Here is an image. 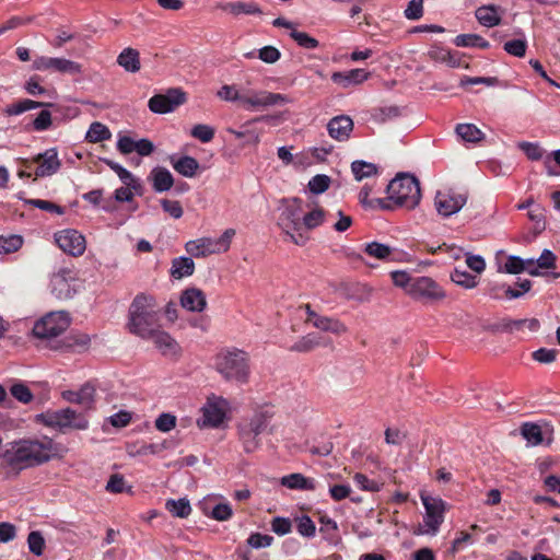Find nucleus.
Wrapping results in <instances>:
<instances>
[{
	"instance_id": "48",
	"label": "nucleus",
	"mask_w": 560,
	"mask_h": 560,
	"mask_svg": "<svg viewBox=\"0 0 560 560\" xmlns=\"http://www.w3.org/2000/svg\"><path fill=\"white\" fill-rule=\"evenodd\" d=\"M325 211L317 208L302 217V228L313 230L324 222ZM304 229H302L303 231Z\"/></svg>"
},
{
	"instance_id": "51",
	"label": "nucleus",
	"mask_w": 560,
	"mask_h": 560,
	"mask_svg": "<svg viewBox=\"0 0 560 560\" xmlns=\"http://www.w3.org/2000/svg\"><path fill=\"white\" fill-rule=\"evenodd\" d=\"M503 49L511 56L522 58L526 54L527 43L525 39H512L504 43Z\"/></svg>"
},
{
	"instance_id": "6",
	"label": "nucleus",
	"mask_w": 560,
	"mask_h": 560,
	"mask_svg": "<svg viewBox=\"0 0 560 560\" xmlns=\"http://www.w3.org/2000/svg\"><path fill=\"white\" fill-rule=\"evenodd\" d=\"M271 418L272 413L269 411H258L238 422L237 435L245 453L249 454L259 448V435L267 429Z\"/></svg>"
},
{
	"instance_id": "55",
	"label": "nucleus",
	"mask_w": 560,
	"mask_h": 560,
	"mask_svg": "<svg viewBox=\"0 0 560 560\" xmlns=\"http://www.w3.org/2000/svg\"><path fill=\"white\" fill-rule=\"evenodd\" d=\"M190 135L202 143L210 142L214 137V129L208 125H196L192 127Z\"/></svg>"
},
{
	"instance_id": "27",
	"label": "nucleus",
	"mask_w": 560,
	"mask_h": 560,
	"mask_svg": "<svg viewBox=\"0 0 560 560\" xmlns=\"http://www.w3.org/2000/svg\"><path fill=\"white\" fill-rule=\"evenodd\" d=\"M224 418L225 412L220 405L218 402H209L208 406L203 408L202 424L199 425L218 428L222 424Z\"/></svg>"
},
{
	"instance_id": "53",
	"label": "nucleus",
	"mask_w": 560,
	"mask_h": 560,
	"mask_svg": "<svg viewBox=\"0 0 560 560\" xmlns=\"http://www.w3.org/2000/svg\"><path fill=\"white\" fill-rule=\"evenodd\" d=\"M165 443H141L138 448L133 450L130 446L128 447V453L130 455H149V454H158L165 448Z\"/></svg>"
},
{
	"instance_id": "4",
	"label": "nucleus",
	"mask_w": 560,
	"mask_h": 560,
	"mask_svg": "<svg viewBox=\"0 0 560 560\" xmlns=\"http://www.w3.org/2000/svg\"><path fill=\"white\" fill-rule=\"evenodd\" d=\"M388 199L398 207L416 208L421 200V189L418 178L408 173L398 174L387 185Z\"/></svg>"
},
{
	"instance_id": "40",
	"label": "nucleus",
	"mask_w": 560,
	"mask_h": 560,
	"mask_svg": "<svg viewBox=\"0 0 560 560\" xmlns=\"http://www.w3.org/2000/svg\"><path fill=\"white\" fill-rule=\"evenodd\" d=\"M223 10L230 11L234 15L240 14H261L262 11L254 2H229L221 7Z\"/></svg>"
},
{
	"instance_id": "52",
	"label": "nucleus",
	"mask_w": 560,
	"mask_h": 560,
	"mask_svg": "<svg viewBox=\"0 0 560 560\" xmlns=\"http://www.w3.org/2000/svg\"><path fill=\"white\" fill-rule=\"evenodd\" d=\"M11 395L22 404H28L34 396L31 389L23 383H15L10 387Z\"/></svg>"
},
{
	"instance_id": "58",
	"label": "nucleus",
	"mask_w": 560,
	"mask_h": 560,
	"mask_svg": "<svg viewBox=\"0 0 560 560\" xmlns=\"http://www.w3.org/2000/svg\"><path fill=\"white\" fill-rule=\"evenodd\" d=\"M392 280L396 287L402 288L405 292L409 295V289L411 288V283L415 280V277H411L406 271H393Z\"/></svg>"
},
{
	"instance_id": "22",
	"label": "nucleus",
	"mask_w": 560,
	"mask_h": 560,
	"mask_svg": "<svg viewBox=\"0 0 560 560\" xmlns=\"http://www.w3.org/2000/svg\"><path fill=\"white\" fill-rule=\"evenodd\" d=\"M504 9L497 4H483L475 10V18L485 27H494L501 24Z\"/></svg>"
},
{
	"instance_id": "30",
	"label": "nucleus",
	"mask_w": 560,
	"mask_h": 560,
	"mask_svg": "<svg viewBox=\"0 0 560 560\" xmlns=\"http://www.w3.org/2000/svg\"><path fill=\"white\" fill-rule=\"evenodd\" d=\"M54 106L55 105L51 103H44V102H38V101L30 100V98H24V100H20L18 102H15L13 104H10L7 107L5 113L9 116H16V115L23 114L27 110H31V109H36L39 107H54Z\"/></svg>"
},
{
	"instance_id": "61",
	"label": "nucleus",
	"mask_w": 560,
	"mask_h": 560,
	"mask_svg": "<svg viewBox=\"0 0 560 560\" xmlns=\"http://www.w3.org/2000/svg\"><path fill=\"white\" fill-rule=\"evenodd\" d=\"M525 260L518 256H509L504 264V271L506 273L516 275L525 271Z\"/></svg>"
},
{
	"instance_id": "2",
	"label": "nucleus",
	"mask_w": 560,
	"mask_h": 560,
	"mask_svg": "<svg viewBox=\"0 0 560 560\" xmlns=\"http://www.w3.org/2000/svg\"><path fill=\"white\" fill-rule=\"evenodd\" d=\"M154 296L139 293L129 306L127 328L142 339H149L159 329V313Z\"/></svg>"
},
{
	"instance_id": "59",
	"label": "nucleus",
	"mask_w": 560,
	"mask_h": 560,
	"mask_svg": "<svg viewBox=\"0 0 560 560\" xmlns=\"http://www.w3.org/2000/svg\"><path fill=\"white\" fill-rule=\"evenodd\" d=\"M272 536L260 533H253L249 535L247 539V544L255 549L269 547L272 544Z\"/></svg>"
},
{
	"instance_id": "56",
	"label": "nucleus",
	"mask_w": 560,
	"mask_h": 560,
	"mask_svg": "<svg viewBox=\"0 0 560 560\" xmlns=\"http://www.w3.org/2000/svg\"><path fill=\"white\" fill-rule=\"evenodd\" d=\"M296 529L300 535L308 538L314 537L316 533L315 523L307 515H303L298 518Z\"/></svg>"
},
{
	"instance_id": "24",
	"label": "nucleus",
	"mask_w": 560,
	"mask_h": 560,
	"mask_svg": "<svg viewBox=\"0 0 560 560\" xmlns=\"http://www.w3.org/2000/svg\"><path fill=\"white\" fill-rule=\"evenodd\" d=\"M170 162L178 174L189 178L195 177L200 168L199 162L189 155H183L179 158L171 155Z\"/></svg>"
},
{
	"instance_id": "25",
	"label": "nucleus",
	"mask_w": 560,
	"mask_h": 560,
	"mask_svg": "<svg viewBox=\"0 0 560 560\" xmlns=\"http://www.w3.org/2000/svg\"><path fill=\"white\" fill-rule=\"evenodd\" d=\"M152 187L156 192L170 190L174 185V178L171 172L165 167H154L150 173Z\"/></svg>"
},
{
	"instance_id": "17",
	"label": "nucleus",
	"mask_w": 560,
	"mask_h": 560,
	"mask_svg": "<svg viewBox=\"0 0 560 560\" xmlns=\"http://www.w3.org/2000/svg\"><path fill=\"white\" fill-rule=\"evenodd\" d=\"M33 162L38 164L35 171L36 177H46L57 173L61 166L58 159V152L55 148L46 150L33 158Z\"/></svg>"
},
{
	"instance_id": "54",
	"label": "nucleus",
	"mask_w": 560,
	"mask_h": 560,
	"mask_svg": "<svg viewBox=\"0 0 560 560\" xmlns=\"http://www.w3.org/2000/svg\"><path fill=\"white\" fill-rule=\"evenodd\" d=\"M30 551L35 556H42L45 549V539L43 535L37 532H31L27 537Z\"/></svg>"
},
{
	"instance_id": "20",
	"label": "nucleus",
	"mask_w": 560,
	"mask_h": 560,
	"mask_svg": "<svg viewBox=\"0 0 560 560\" xmlns=\"http://www.w3.org/2000/svg\"><path fill=\"white\" fill-rule=\"evenodd\" d=\"M62 397L71 404L81 405L85 410H92L94 409L95 404V387L90 383H85L77 392H63Z\"/></svg>"
},
{
	"instance_id": "37",
	"label": "nucleus",
	"mask_w": 560,
	"mask_h": 560,
	"mask_svg": "<svg viewBox=\"0 0 560 560\" xmlns=\"http://www.w3.org/2000/svg\"><path fill=\"white\" fill-rule=\"evenodd\" d=\"M112 132L107 126L100 121H94L90 125V128L85 135V140L91 143H97L105 140H109Z\"/></svg>"
},
{
	"instance_id": "47",
	"label": "nucleus",
	"mask_w": 560,
	"mask_h": 560,
	"mask_svg": "<svg viewBox=\"0 0 560 560\" xmlns=\"http://www.w3.org/2000/svg\"><path fill=\"white\" fill-rule=\"evenodd\" d=\"M54 70L60 73L80 74L82 66L69 59L55 58Z\"/></svg>"
},
{
	"instance_id": "8",
	"label": "nucleus",
	"mask_w": 560,
	"mask_h": 560,
	"mask_svg": "<svg viewBox=\"0 0 560 560\" xmlns=\"http://www.w3.org/2000/svg\"><path fill=\"white\" fill-rule=\"evenodd\" d=\"M46 427L58 429L65 433L67 429L85 430L89 421L83 413H77L71 408L56 411H46L39 416Z\"/></svg>"
},
{
	"instance_id": "9",
	"label": "nucleus",
	"mask_w": 560,
	"mask_h": 560,
	"mask_svg": "<svg viewBox=\"0 0 560 560\" xmlns=\"http://www.w3.org/2000/svg\"><path fill=\"white\" fill-rule=\"evenodd\" d=\"M409 296L422 303H434L446 298L443 288L430 277H415Z\"/></svg>"
},
{
	"instance_id": "19",
	"label": "nucleus",
	"mask_w": 560,
	"mask_h": 560,
	"mask_svg": "<svg viewBox=\"0 0 560 560\" xmlns=\"http://www.w3.org/2000/svg\"><path fill=\"white\" fill-rule=\"evenodd\" d=\"M179 302L182 307L189 312L201 313L207 307L206 294L202 290L195 287L183 290Z\"/></svg>"
},
{
	"instance_id": "14",
	"label": "nucleus",
	"mask_w": 560,
	"mask_h": 560,
	"mask_svg": "<svg viewBox=\"0 0 560 560\" xmlns=\"http://www.w3.org/2000/svg\"><path fill=\"white\" fill-rule=\"evenodd\" d=\"M467 201V194H457L450 189L446 192L439 191L435 196V207L443 217H450L458 212Z\"/></svg>"
},
{
	"instance_id": "50",
	"label": "nucleus",
	"mask_w": 560,
	"mask_h": 560,
	"mask_svg": "<svg viewBox=\"0 0 560 560\" xmlns=\"http://www.w3.org/2000/svg\"><path fill=\"white\" fill-rule=\"evenodd\" d=\"M330 183L331 179L329 176L318 174L312 177L311 180L308 182V189L313 194H323L329 188Z\"/></svg>"
},
{
	"instance_id": "21",
	"label": "nucleus",
	"mask_w": 560,
	"mask_h": 560,
	"mask_svg": "<svg viewBox=\"0 0 560 560\" xmlns=\"http://www.w3.org/2000/svg\"><path fill=\"white\" fill-rule=\"evenodd\" d=\"M329 136L337 141H347L353 130V120L347 115L332 117L327 124Z\"/></svg>"
},
{
	"instance_id": "36",
	"label": "nucleus",
	"mask_w": 560,
	"mask_h": 560,
	"mask_svg": "<svg viewBox=\"0 0 560 560\" xmlns=\"http://www.w3.org/2000/svg\"><path fill=\"white\" fill-rule=\"evenodd\" d=\"M456 133L463 141L470 143H477L485 137L482 131L474 124H458Z\"/></svg>"
},
{
	"instance_id": "28",
	"label": "nucleus",
	"mask_w": 560,
	"mask_h": 560,
	"mask_svg": "<svg viewBox=\"0 0 560 560\" xmlns=\"http://www.w3.org/2000/svg\"><path fill=\"white\" fill-rule=\"evenodd\" d=\"M117 63L128 72H138L141 68L139 51L135 48H125L117 58Z\"/></svg>"
},
{
	"instance_id": "26",
	"label": "nucleus",
	"mask_w": 560,
	"mask_h": 560,
	"mask_svg": "<svg viewBox=\"0 0 560 560\" xmlns=\"http://www.w3.org/2000/svg\"><path fill=\"white\" fill-rule=\"evenodd\" d=\"M281 485L293 490L313 491L316 489V481L300 472L290 474L281 478Z\"/></svg>"
},
{
	"instance_id": "29",
	"label": "nucleus",
	"mask_w": 560,
	"mask_h": 560,
	"mask_svg": "<svg viewBox=\"0 0 560 560\" xmlns=\"http://www.w3.org/2000/svg\"><path fill=\"white\" fill-rule=\"evenodd\" d=\"M195 271V262L189 257H177L172 260L171 277L174 279H182L189 277Z\"/></svg>"
},
{
	"instance_id": "42",
	"label": "nucleus",
	"mask_w": 560,
	"mask_h": 560,
	"mask_svg": "<svg viewBox=\"0 0 560 560\" xmlns=\"http://www.w3.org/2000/svg\"><path fill=\"white\" fill-rule=\"evenodd\" d=\"M523 438L532 445H539L542 443V431L540 425L532 422H526L521 428Z\"/></svg>"
},
{
	"instance_id": "63",
	"label": "nucleus",
	"mask_w": 560,
	"mask_h": 560,
	"mask_svg": "<svg viewBox=\"0 0 560 560\" xmlns=\"http://www.w3.org/2000/svg\"><path fill=\"white\" fill-rule=\"evenodd\" d=\"M354 482L365 491L377 492L380 491V485L377 481L369 479L364 474L357 472L353 476Z\"/></svg>"
},
{
	"instance_id": "62",
	"label": "nucleus",
	"mask_w": 560,
	"mask_h": 560,
	"mask_svg": "<svg viewBox=\"0 0 560 560\" xmlns=\"http://www.w3.org/2000/svg\"><path fill=\"white\" fill-rule=\"evenodd\" d=\"M161 207L174 219H179L183 217V207L178 200L162 199Z\"/></svg>"
},
{
	"instance_id": "57",
	"label": "nucleus",
	"mask_w": 560,
	"mask_h": 560,
	"mask_svg": "<svg viewBox=\"0 0 560 560\" xmlns=\"http://www.w3.org/2000/svg\"><path fill=\"white\" fill-rule=\"evenodd\" d=\"M177 419L168 412L161 413L155 420V428L161 432H170L176 427Z\"/></svg>"
},
{
	"instance_id": "43",
	"label": "nucleus",
	"mask_w": 560,
	"mask_h": 560,
	"mask_svg": "<svg viewBox=\"0 0 560 560\" xmlns=\"http://www.w3.org/2000/svg\"><path fill=\"white\" fill-rule=\"evenodd\" d=\"M165 506L176 517L185 518L191 513V506L187 499L167 500Z\"/></svg>"
},
{
	"instance_id": "18",
	"label": "nucleus",
	"mask_w": 560,
	"mask_h": 560,
	"mask_svg": "<svg viewBox=\"0 0 560 560\" xmlns=\"http://www.w3.org/2000/svg\"><path fill=\"white\" fill-rule=\"evenodd\" d=\"M515 285L521 288L522 291H516L514 288L504 283H493L487 288V294L494 300L501 299L502 294L510 300L518 299L532 289V281L528 279L520 280Z\"/></svg>"
},
{
	"instance_id": "15",
	"label": "nucleus",
	"mask_w": 560,
	"mask_h": 560,
	"mask_svg": "<svg viewBox=\"0 0 560 560\" xmlns=\"http://www.w3.org/2000/svg\"><path fill=\"white\" fill-rule=\"evenodd\" d=\"M288 98L285 95L280 93H272L268 91L254 92L252 95H244L241 98V103L247 109L249 108H265L277 104L287 103Z\"/></svg>"
},
{
	"instance_id": "60",
	"label": "nucleus",
	"mask_w": 560,
	"mask_h": 560,
	"mask_svg": "<svg viewBox=\"0 0 560 560\" xmlns=\"http://www.w3.org/2000/svg\"><path fill=\"white\" fill-rule=\"evenodd\" d=\"M423 15V0H410L406 10L405 16L408 20L417 21Z\"/></svg>"
},
{
	"instance_id": "32",
	"label": "nucleus",
	"mask_w": 560,
	"mask_h": 560,
	"mask_svg": "<svg viewBox=\"0 0 560 560\" xmlns=\"http://www.w3.org/2000/svg\"><path fill=\"white\" fill-rule=\"evenodd\" d=\"M363 252L370 257L388 261L392 260L394 248L378 242H371L364 245Z\"/></svg>"
},
{
	"instance_id": "31",
	"label": "nucleus",
	"mask_w": 560,
	"mask_h": 560,
	"mask_svg": "<svg viewBox=\"0 0 560 560\" xmlns=\"http://www.w3.org/2000/svg\"><path fill=\"white\" fill-rule=\"evenodd\" d=\"M54 125L51 112L42 109L31 122L25 125L26 131L43 132L50 129Z\"/></svg>"
},
{
	"instance_id": "5",
	"label": "nucleus",
	"mask_w": 560,
	"mask_h": 560,
	"mask_svg": "<svg viewBox=\"0 0 560 560\" xmlns=\"http://www.w3.org/2000/svg\"><path fill=\"white\" fill-rule=\"evenodd\" d=\"M283 202L284 208L279 215L278 224L294 244L304 246L308 241V236L302 232V200L300 198H292L285 199Z\"/></svg>"
},
{
	"instance_id": "34",
	"label": "nucleus",
	"mask_w": 560,
	"mask_h": 560,
	"mask_svg": "<svg viewBox=\"0 0 560 560\" xmlns=\"http://www.w3.org/2000/svg\"><path fill=\"white\" fill-rule=\"evenodd\" d=\"M454 44L457 47H476L480 49H488L490 43L478 34H459L455 37Z\"/></svg>"
},
{
	"instance_id": "3",
	"label": "nucleus",
	"mask_w": 560,
	"mask_h": 560,
	"mask_svg": "<svg viewBox=\"0 0 560 560\" xmlns=\"http://www.w3.org/2000/svg\"><path fill=\"white\" fill-rule=\"evenodd\" d=\"M215 368L228 381L247 383L250 373L249 355L237 348L222 350L215 357Z\"/></svg>"
},
{
	"instance_id": "16",
	"label": "nucleus",
	"mask_w": 560,
	"mask_h": 560,
	"mask_svg": "<svg viewBox=\"0 0 560 560\" xmlns=\"http://www.w3.org/2000/svg\"><path fill=\"white\" fill-rule=\"evenodd\" d=\"M149 339L153 340L155 348L163 357L171 360H177L180 357L182 348L168 332L156 329Z\"/></svg>"
},
{
	"instance_id": "1",
	"label": "nucleus",
	"mask_w": 560,
	"mask_h": 560,
	"mask_svg": "<svg viewBox=\"0 0 560 560\" xmlns=\"http://www.w3.org/2000/svg\"><path fill=\"white\" fill-rule=\"evenodd\" d=\"M57 448L52 439H20L0 452V469L7 477L19 476L24 469L36 467L49 462Z\"/></svg>"
},
{
	"instance_id": "64",
	"label": "nucleus",
	"mask_w": 560,
	"mask_h": 560,
	"mask_svg": "<svg viewBox=\"0 0 560 560\" xmlns=\"http://www.w3.org/2000/svg\"><path fill=\"white\" fill-rule=\"evenodd\" d=\"M401 114L400 107L396 105L383 106L376 109L375 117L381 121L397 118Z\"/></svg>"
},
{
	"instance_id": "41",
	"label": "nucleus",
	"mask_w": 560,
	"mask_h": 560,
	"mask_svg": "<svg viewBox=\"0 0 560 560\" xmlns=\"http://www.w3.org/2000/svg\"><path fill=\"white\" fill-rule=\"evenodd\" d=\"M101 161H103L112 171H114L126 186H131L133 189L139 186L132 174L117 162L109 159H101Z\"/></svg>"
},
{
	"instance_id": "10",
	"label": "nucleus",
	"mask_w": 560,
	"mask_h": 560,
	"mask_svg": "<svg viewBox=\"0 0 560 560\" xmlns=\"http://www.w3.org/2000/svg\"><path fill=\"white\" fill-rule=\"evenodd\" d=\"M69 325L70 320L66 313H49L35 323L33 334L39 339H50L61 335Z\"/></svg>"
},
{
	"instance_id": "46",
	"label": "nucleus",
	"mask_w": 560,
	"mask_h": 560,
	"mask_svg": "<svg viewBox=\"0 0 560 560\" xmlns=\"http://www.w3.org/2000/svg\"><path fill=\"white\" fill-rule=\"evenodd\" d=\"M528 219L534 222V234L537 235L546 229L544 208L539 205L532 207L527 213Z\"/></svg>"
},
{
	"instance_id": "49",
	"label": "nucleus",
	"mask_w": 560,
	"mask_h": 560,
	"mask_svg": "<svg viewBox=\"0 0 560 560\" xmlns=\"http://www.w3.org/2000/svg\"><path fill=\"white\" fill-rule=\"evenodd\" d=\"M292 39L296 42V44L305 49H315L319 46V43L316 38L310 36L305 32H299L296 30H292L290 33Z\"/></svg>"
},
{
	"instance_id": "44",
	"label": "nucleus",
	"mask_w": 560,
	"mask_h": 560,
	"mask_svg": "<svg viewBox=\"0 0 560 560\" xmlns=\"http://www.w3.org/2000/svg\"><path fill=\"white\" fill-rule=\"evenodd\" d=\"M23 245L21 235L12 234L9 236H0V254H12L18 252Z\"/></svg>"
},
{
	"instance_id": "11",
	"label": "nucleus",
	"mask_w": 560,
	"mask_h": 560,
	"mask_svg": "<svg viewBox=\"0 0 560 560\" xmlns=\"http://www.w3.org/2000/svg\"><path fill=\"white\" fill-rule=\"evenodd\" d=\"M420 498L425 509L423 521L429 529L425 532L420 530L419 533L423 534L431 532L432 534H435L439 530L441 524L444 522L446 503L441 498L431 497L424 493H421Z\"/></svg>"
},
{
	"instance_id": "33",
	"label": "nucleus",
	"mask_w": 560,
	"mask_h": 560,
	"mask_svg": "<svg viewBox=\"0 0 560 560\" xmlns=\"http://www.w3.org/2000/svg\"><path fill=\"white\" fill-rule=\"evenodd\" d=\"M91 342L89 335L83 332L71 334L63 340V346L72 352L86 351Z\"/></svg>"
},
{
	"instance_id": "45",
	"label": "nucleus",
	"mask_w": 560,
	"mask_h": 560,
	"mask_svg": "<svg viewBox=\"0 0 560 560\" xmlns=\"http://www.w3.org/2000/svg\"><path fill=\"white\" fill-rule=\"evenodd\" d=\"M451 280L465 289H472L478 284L476 276L459 269H455L451 273Z\"/></svg>"
},
{
	"instance_id": "13",
	"label": "nucleus",
	"mask_w": 560,
	"mask_h": 560,
	"mask_svg": "<svg viewBox=\"0 0 560 560\" xmlns=\"http://www.w3.org/2000/svg\"><path fill=\"white\" fill-rule=\"evenodd\" d=\"M55 240L60 249L73 257L81 256L85 250V238L77 230L60 231Z\"/></svg>"
},
{
	"instance_id": "35",
	"label": "nucleus",
	"mask_w": 560,
	"mask_h": 560,
	"mask_svg": "<svg viewBox=\"0 0 560 560\" xmlns=\"http://www.w3.org/2000/svg\"><path fill=\"white\" fill-rule=\"evenodd\" d=\"M315 327L323 331H329L337 336L343 335L348 331L347 326L337 318L322 316L315 322Z\"/></svg>"
},
{
	"instance_id": "7",
	"label": "nucleus",
	"mask_w": 560,
	"mask_h": 560,
	"mask_svg": "<svg viewBox=\"0 0 560 560\" xmlns=\"http://www.w3.org/2000/svg\"><path fill=\"white\" fill-rule=\"evenodd\" d=\"M234 235V229H226L219 238L201 237L196 241H189L186 243L185 249L194 257H206L212 254L225 253L229 250Z\"/></svg>"
},
{
	"instance_id": "39",
	"label": "nucleus",
	"mask_w": 560,
	"mask_h": 560,
	"mask_svg": "<svg viewBox=\"0 0 560 560\" xmlns=\"http://www.w3.org/2000/svg\"><path fill=\"white\" fill-rule=\"evenodd\" d=\"M351 171L357 180H362L364 178L376 175L378 168L373 163L357 160L351 163Z\"/></svg>"
},
{
	"instance_id": "38",
	"label": "nucleus",
	"mask_w": 560,
	"mask_h": 560,
	"mask_svg": "<svg viewBox=\"0 0 560 560\" xmlns=\"http://www.w3.org/2000/svg\"><path fill=\"white\" fill-rule=\"evenodd\" d=\"M323 338L317 334H307L300 338L291 348V351L295 352H311L315 348L324 345Z\"/></svg>"
},
{
	"instance_id": "12",
	"label": "nucleus",
	"mask_w": 560,
	"mask_h": 560,
	"mask_svg": "<svg viewBox=\"0 0 560 560\" xmlns=\"http://www.w3.org/2000/svg\"><path fill=\"white\" fill-rule=\"evenodd\" d=\"M186 93L182 89H170L165 94L153 95L148 103L149 109L155 114H166L186 103Z\"/></svg>"
},
{
	"instance_id": "23",
	"label": "nucleus",
	"mask_w": 560,
	"mask_h": 560,
	"mask_svg": "<svg viewBox=\"0 0 560 560\" xmlns=\"http://www.w3.org/2000/svg\"><path fill=\"white\" fill-rule=\"evenodd\" d=\"M369 78V72L364 69H352L349 71H337L331 74V80L334 83L341 85L342 88H349L353 84H360L366 81Z\"/></svg>"
}]
</instances>
